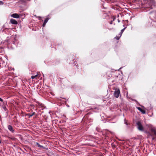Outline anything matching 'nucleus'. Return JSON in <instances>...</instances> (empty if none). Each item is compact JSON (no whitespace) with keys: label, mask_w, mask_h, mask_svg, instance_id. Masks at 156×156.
Wrapping results in <instances>:
<instances>
[{"label":"nucleus","mask_w":156,"mask_h":156,"mask_svg":"<svg viewBox=\"0 0 156 156\" xmlns=\"http://www.w3.org/2000/svg\"><path fill=\"white\" fill-rule=\"evenodd\" d=\"M147 126L149 128L151 131L153 132L154 134L156 135V130L155 127L151 124L147 125Z\"/></svg>","instance_id":"f257e3e1"},{"label":"nucleus","mask_w":156,"mask_h":156,"mask_svg":"<svg viewBox=\"0 0 156 156\" xmlns=\"http://www.w3.org/2000/svg\"><path fill=\"white\" fill-rule=\"evenodd\" d=\"M120 93V90L118 89H116L115 90V91L114 94L116 98H118L119 96V94Z\"/></svg>","instance_id":"f03ea898"},{"label":"nucleus","mask_w":156,"mask_h":156,"mask_svg":"<svg viewBox=\"0 0 156 156\" xmlns=\"http://www.w3.org/2000/svg\"><path fill=\"white\" fill-rule=\"evenodd\" d=\"M137 128L140 131H143L144 130V128L140 122H138L137 123Z\"/></svg>","instance_id":"7ed1b4c3"},{"label":"nucleus","mask_w":156,"mask_h":156,"mask_svg":"<svg viewBox=\"0 0 156 156\" xmlns=\"http://www.w3.org/2000/svg\"><path fill=\"white\" fill-rule=\"evenodd\" d=\"M142 114H145L146 113V108H137Z\"/></svg>","instance_id":"20e7f679"},{"label":"nucleus","mask_w":156,"mask_h":156,"mask_svg":"<svg viewBox=\"0 0 156 156\" xmlns=\"http://www.w3.org/2000/svg\"><path fill=\"white\" fill-rule=\"evenodd\" d=\"M8 129L12 133H13L14 132V130L13 129L12 126L10 125H9L8 126Z\"/></svg>","instance_id":"39448f33"},{"label":"nucleus","mask_w":156,"mask_h":156,"mask_svg":"<svg viewBox=\"0 0 156 156\" xmlns=\"http://www.w3.org/2000/svg\"><path fill=\"white\" fill-rule=\"evenodd\" d=\"M11 16L15 18H18L19 17V16L17 13H13L11 15Z\"/></svg>","instance_id":"423d86ee"},{"label":"nucleus","mask_w":156,"mask_h":156,"mask_svg":"<svg viewBox=\"0 0 156 156\" xmlns=\"http://www.w3.org/2000/svg\"><path fill=\"white\" fill-rule=\"evenodd\" d=\"M10 22L12 24H17L18 23L17 22L13 19H11L10 20Z\"/></svg>","instance_id":"0eeeda50"},{"label":"nucleus","mask_w":156,"mask_h":156,"mask_svg":"<svg viewBox=\"0 0 156 156\" xmlns=\"http://www.w3.org/2000/svg\"><path fill=\"white\" fill-rule=\"evenodd\" d=\"M36 144L38 147L42 148L43 149H45V147H44L42 145H40L38 143H37Z\"/></svg>","instance_id":"6e6552de"},{"label":"nucleus","mask_w":156,"mask_h":156,"mask_svg":"<svg viewBox=\"0 0 156 156\" xmlns=\"http://www.w3.org/2000/svg\"><path fill=\"white\" fill-rule=\"evenodd\" d=\"M126 27L124 28H123V29H122V30H121V32L120 33V37L121 36V34H122V33L123 32V31L124 30H125V29H126Z\"/></svg>","instance_id":"1a4fd4ad"},{"label":"nucleus","mask_w":156,"mask_h":156,"mask_svg":"<svg viewBox=\"0 0 156 156\" xmlns=\"http://www.w3.org/2000/svg\"><path fill=\"white\" fill-rule=\"evenodd\" d=\"M38 75L37 74L35 76H31V78L32 79L35 78L37 77V76Z\"/></svg>","instance_id":"9d476101"},{"label":"nucleus","mask_w":156,"mask_h":156,"mask_svg":"<svg viewBox=\"0 0 156 156\" xmlns=\"http://www.w3.org/2000/svg\"><path fill=\"white\" fill-rule=\"evenodd\" d=\"M48 20H49V18H46V19L45 20L44 23H47L48 21Z\"/></svg>","instance_id":"9b49d317"},{"label":"nucleus","mask_w":156,"mask_h":156,"mask_svg":"<svg viewBox=\"0 0 156 156\" xmlns=\"http://www.w3.org/2000/svg\"><path fill=\"white\" fill-rule=\"evenodd\" d=\"M35 113H35V112H34L32 114H30L29 115V116H30V117H31L34 114H35Z\"/></svg>","instance_id":"f8f14e48"},{"label":"nucleus","mask_w":156,"mask_h":156,"mask_svg":"<svg viewBox=\"0 0 156 156\" xmlns=\"http://www.w3.org/2000/svg\"><path fill=\"white\" fill-rule=\"evenodd\" d=\"M120 37V36L119 37L118 36H116L115 37V38L116 40H118L119 39Z\"/></svg>","instance_id":"ddd939ff"},{"label":"nucleus","mask_w":156,"mask_h":156,"mask_svg":"<svg viewBox=\"0 0 156 156\" xmlns=\"http://www.w3.org/2000/svg\"><path fill=\"white\" fill-rule=\"evenodd\" d=\"M40 107H44V105L43 104H40V105L39 106Z\"/></svg>","instance_id":"4468645a"},{"label":"nucleus","mask_w":156,"mask_h":156,"mask_svg":"<svg viewBox=\"0 0 156 156\" xmlns=\"http://www.w3.org/2000/svg\"><path fill=\"white\" fill-rule=\"evenodd\" d=\"M3 3L2 1H0V5H3Z\"/></svg>","instance_id":"2eb2a0df"},{"label":"nucleus","mask_w":156,"mask_h":156,"mask_svg":"<svg viewBox=\"0 0 156 156\" xmlns=\"http://www.w3.org/2000/svg\"><path fill=\"white\" fill-rule=\"evenodd\" d=\"M46 24V23H43V27H44L45 26Z\"/></svg>","instance_id":"dca6fc26"},{"label":"nucleus","mask_w":156,"mask_h":156,"mask_svg":"<svg viewBox=\"0 0 156 156\" xmlns=\"http://www.w3.org/2000/svg\"><path fill=\"white\" fill-rule=\"evenodd\" d=\"M0 101H2V102H3V100L0 98Z\"/></svg>","instance_id":"f3484780"},{"label":"nucleus","mask_w":156,"mask_h":156,"mask_svg":"<svg viewBox=\"0 0 156 156\" xmlns=\"http://www.w3.org/2000/svg\"><path fill=\"white\" fill-rule=\"evenodd\" d=\"M125 123L126 125H128V124L127 123V122H126V120L125 119Z\"/></svg>","instance_id":"a211bd4d"},{"label":"nucleus","mask_w":156,"mask_h":156,"mask_svg":"<svg viewBox=\"0 0 156 156\" xmlns=\"http://www.w3.org/2000/svg\"><path fill=\"white\" fill-rule=\"evenodd\" d=\"M36 108H33V109H34V110H35V111H36V112H37V109H35Z\"/></svg>","instance_id":"6ab92c4d"},{"label":"nucleus","mask_w":156,"mask_h":156,"mask_svg":"<svg viewBox=\"0 0 156 156\" xmlns=\"http://www.w3.org/2000/svg\"><path fill=\"white\" fill-rule=\"evenodd\" d=\"M118 22H120V21L119 20H118Z\"/></svg>","instance_id":"aec40b11"},{"label":"nucleus","mask_w":156,"mask_h":156,"mask_svg":"<svg viewBox=\"0 0 156 156\" xmlns=\"http://www.w3.org/2000/svg\"><path fill=\"white\" fill-rule=\"evenodd\" d=\"M112 22L110 23V24H112Z\"/></svg>","instance_id":"412c9836"},{"label":"nucleus","mask_w":156,"mask_h":156,"mask_svg":"<svg viewBox=\"0 0 156 156\" xmlns=\"http://www.w3.org/2000/svg\"><path fill=\"white\" fill-rule=\"evenodd\" d=\"M4 108L5 110V109H6V108Z\"/></svg>","instance_id":"4be33fe9"},{"label":"nucleus","mask_w":156,"mask_h":156,"mask_svg":"<svg viewBox=\"0 0 156 156\" xmlns=\"http://www.w3.org/2000/svg\"><path fill=\"white\" fill-rule=\"evenodd\" d=\"M152 139H153V140L154 139V138H152Z\"/></svg>","instance_id":"5701e85b"},{"label":"nucleus","mask_w":156,"mask_h":156,"mask_svg":"<svg viewBox=\"0 0 156 156\" xmlns=\"http://www.w3.org/2000/svg\"><path fill=\"white\" fill-rule=\"evenodd\" d=\"M111 133H112V134H113V132H111Z\"/></svg>","instance_id":"b1692460"},{"label":"nucleus","mask_w":156,"mask_h":156,"mask_svg":"<svg viewBox=\"0 0 156 156\" xmlns=\"http://www.w3.org/2000/svg\"><path fill=\"white\" fill-rule=\"evenodd\" d=\"M42 156H44L42 155Z\"/></svg>","instance_id":"393cba45"}]
</instances>
